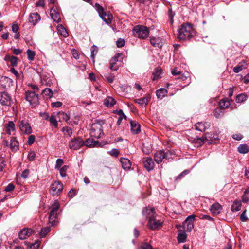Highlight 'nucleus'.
I'll return each mask as SVG.
<instances>
[{"instance_id":"obj_12","label":"nucleus","mask_w":249,"mask_h":249,"mask_svg":"<svg viewBox=\"0 0 249 249\" xmlns=\"http://www.w3.org/2000/svg\"><path fill=\"white\" fill-rule=\"evenodd\" d=\"M11 97L5 92H0V103L3 105L9 106L11 105Z\"/></svg>"},{"instance_id":"obj_56","label":"nucleus","mask_w":249,"mask_h":249,"mask_svg":"<svg viewBox=\"0 0 249 249\" xmlns=\"http://www.w3.org/2000/svg\"><path fill=\"white\" fill-rule=\"evenodd\" d=\"M39 247V243L38 241H36L35 243L30 245L29 249H38Z\"/></svg>"},{"instance_id":"obj_24","label":"nucleus","mask_w":249,"mask_h":249,"mask_svg":"<svg viewBox=\"0 0 249 249\" xmlns=\"http://www.w3.org/2000/svg\"><path fill=\"white\" fill-rule=\"evenodd\" d=\"M232 101L231 99L225 98L219 101V105L221 109H224L230 106L231 102Z\"/></svg>"},{"instance_id":"obj_20","label":"nucleus","mask_w":249,"mask_h":249,"mask_svg":"<svg viewBox=\"0 0 249 249\" xmlns=\"http://www.w3.org/2000/svg\"><path fill=\"white\" fill-rule=\"evenodd\" d=\"M11 79L7 77L2 76L0 78V88L6 89L10 86Z\"/></svg>"},{"instance_id":"obj_11","label":"nucleus","mask_w":249,"mask_h":249,"mask_svg":"<svg viewBox=\"0 0 249 249\" xmlns=\"http://www.w3.org/2000/svg\"><path fill=\"white\" fill-rule=\"evenodd\" d=\"M20 130L26 134H30L32 129L27 120H22L18 122Z\"/></svg>"},{"instance_id":"obj_59","label":"nucleus","mask_w":249,"mask_h":249,"mask_svg":"<svg viewBox=\"0 0 249 249\" xmlns=\"http://www.w3.org/2000/svg\"><path fill=\"white\" fill-rule=\"evenodd\" d=\"M18 60V59L16 57L12 56V58L11 59V60L10 62L11 65L13 66H17Z\"/></svg>"},{"instance_id":"obj_3","label":"nucleus","mask_w":249,"mask_h":249,"mask_svg":"<svg viewBox=\"0 0 249 249\" xmlns=\"http://www.w3.org/2000/svg\"><path fill=\"white\" fill-rule=\"evenodd\" d=\"M60 205L57 200H55L53 204L50 207V212L49 215V223L52 226L54 225L55 219L57 216V211L59 209Z\"/></svg>"},{"instance_id":"obj_46","label":"nucleus","mask_w":249,"mask_h":249,"mask_svg":"<svg viewBox=\"0 0 249 249\" xmlns=\"http://www.w3.org/2000/svg\"><path fill=\"white\" fill-rule=\"evenodd\" d=\"M58 115L61 119H62L64 121L68 122L70 119L69 116L64 112H59Z\"/></svg>"},{"instance_id":"obj_61","label":"nucleus","mask_w":249,"mask_h":249,"mask_svg":"<svg viewBox=\"0 0 249 249\" xmlns=\"http://www.w3.org/2000/svg\"><path fill=\"white\" fill-rule=\"evenodd\" d=\"M29 173L30 171L29 169H25L22 172L21 174V177L24 179H26L28 177Z\"/></svg>"},{"instance_id":"obj_9","label":"nucleus","mask_w":249,"mask_h":249,"mask_svg":"<svg viewBox=\"0 0 249 249\" xmlns=\"http://www.w3.org/2000/svg\"><path fill=\"white\" fill-rule=\"evenodd\" d=\"M63 185L60 181H55L51 186L50 193L53 196H58L62 192Z\"/></svg>"},{"instance_id":"obj_58","label":"nucleus","mask_w":249,"mask_h":249,"mask_svg":"<svg viewBox=\"0 0 249 249\" xmlns=\"http://www.w3.org/2000/svg\"><path fill=\"white\" fill-rule=\"evenodd\" d=\"M108 153L110 155L112 156L117 157L119 153V152L118 150L116 149H113L111 151L108 152Z\"/></svg>"},{"instance_id":"obj_10","label":"nucleus","mask_w":249,"mask_h":249,"mask_svg":"<svg viewBox=\"0 0 249 249\" xmlns=\"http://www.w3.org/2000/svg\"><path fill=\"white\" fill-rule=\"evenodd\" d=\"M196 216L194 214L188 216L182 223V228L186 232H190L194 228V221Z\"/></svg>"},{"instance_id":"obj_57","label":"nucleus","mask_w":249,"mask_h":249,"mask_svg":"<svg viewBox=\"0 0 249 249\" xmlns=\"http://www.w3.org/2000/svg\"><path fill=\"white\" fill-rule=\"evenodd\" d=\"M15 188V186L13 184L9 183L4 189V191L6 192H11L13 191Z\"/></svg>"},{"instance_id":"obj_42","label":"nucleus","mask_w":249,"mask_h":249,"mask_svg":"<svg viewBox=\"0 0 249 249\" xmlns=\"http://www.w3.org/2000/svg\"><path fill=\"white\" fill-rule=\"evenodd\" d=\"M69 168L67 165H64L62 167L60 168L59 170L60 174L61 177H65L66 176V172Z\"/></svg>"},{"instance_id":"obj_43","label":"nucleus","mask_w":249,"mask_h":249,"mask_svg":"<svg viewBox=\"0 0 249 249\" xmlns=\"http://www.w3.org/2000/svg\"><path fill=\"white\" fill-rule=\"evenodd\" d=\"M27 57L29 60L32 61L34 59L35 56V52L28 49L27 51Z\"/></svg>"},{"instance_id":"obj_51","label":"nucleus","mask_w":249,"mask_h":249,"mask_svg":"<svg viewBox=\"0 0 249 249\" xmlns=\"http://www.w3.org/2000/svg\"><path fill=\"white\" fill-rule=\"evenodd\" d=\"M50 122L53 124L55 127L58 125L57 121L54 116H51L49 118Z\"/></svg>"},{"instance_id":"obj_55","label":"nucleus","mask_w":249,"mask_h":249,"mask_svg":"<svg viewBox=\"0 0 249 249\" xmlns=\"http://www.w3.org/2000/svg\"><path fill=\"white\" fill-rule=\"evenodd\" d=\"M223 114V112L221 108H216L214 110V115L215 117L218 118L220 116Z\"/></svg>"},{"instance_id":"obj_38","label":"nucleus","mask_w":249,"mask_h":249,"mask_svg":"<svg viewBox=\"0 0 249 249\" xmlns=\"http://www.w3.org/2000/svg\"><path fill=\"white\" fill-rule=\"evenodd\" d=\"M247 98V96L245 93H241L239 95H238L236 97V102L237 103H243L245 102Z\"/></svg>"},{"instance_id":"obj_54","label":"nucleus","mask_w":249,"mask_h":249,"mask_svg":"<svg viewBox=\"0 0 249 249\" xmlns=\"http://www.w3.org/2000/svg\"><path fill=\"white\" fill-rule=\"evenodd\" d=\"M141 249H153L152 246L147 243H142L141 246Z\"/></svg>"},{"instance_id":"obj_60","label":"nucleus","mask_w":249,"mask_h":249,"mask_svg":"<svg viewBox=\"0 0 249 249\" xmlns=\"http://www.w3.org/2000/svg\"><path fill=\"white\" fill-rule=\"evenodd\" d=\"M62 105V103L59 101L52 102L51 103V107H59Z\"/></svg>"},{"instance_id":"obj_44","label":"nucleus","mask_w":249,"mask_h":249,"mask_svg":"<svg viewBox=\"0 0 249 249\" xmlns=\"http://www.w3.org/2000/svg\"><path fill=\"white\" fill-rule=\"evenodd\" d=\"M213 134L211 133H205L203 136L206 142H208L209 143H210L211 142L213 141V139L212 138Z\"/></svg>"},{"instance_id":"obj_5","label":"nucleus","mask_w":249,"mask_h":249,"mask_svg":"<svg viewBox=\"0 0 249 249\" xmlns=\"http://www.w3.org/2000/svg\"><path fill=\"white\" fill-rule=\"evenodd\" d=\"M103 134V126L100 122H97L92 124L90 131L91 137L99 139Z\"/></svg>"},{"instance_id":"obj_16","label":"nucleus","mask_w":249,"mask_h":249,"mask_svg":"<svg viewBox=\"0 0 249 249\" xmlns=\"http://www.w3.org/2000/svg\"><path fill=\"white\" fill-rule=\"evenodd\" d=\"M142 214L148 219L151 217H153L156 215L154 208L151 207L144 208L142 211Z\"/></svg>"},{"instance_id":"obj_4","label":"nucleus","mask_w":249,"mask_h":249,"mask_svg":"<svg viewBox=\"0 0 249 249\" xmlns=\"http://www.w3.org/2000/svg\"><path fill=\"white\" fill-rule=\"evenodd\" d=\"M163 221L157 215L151 217L148 220L147 227L152 230H157L163 225Z\"/></svg>"},{"instance_id":"obj_34","label":"nucleus","mask_w":249,"mask_h":249,"mask_svg":"<svg viewBox=\"0 0 249 249\" xmlns=\"http://www.w3.org/2000/svg\"><path fill=\"white\" fill-rule=\"evenodd\" d=\"M85 142L84 145L86 146H93L97 147L98 146L99 142L97 141H94L92 139H88Z\"/></svg>"},{"instance_id":"obj_32","label":"nucleus","mask_w":249,"mask_h":249,"mask_svg":"<svg viewBox=\"0 0 249 249\" xmlns=\"http://www.w3.org/2000/svg\"><path fill=\"white\" fill-rule=\"evenodd\" d=\"M115 103L114 99L110 96L107 97L104 101V104L107 107H112Z\"/></svg>"},{"instance_id":"obj_14","label":"nucleus","mask_w":249,"mask_h":249,"mask_svg":"<svg viewBox=\"0 0 249 249\" xmlns=\"http://www.w3.org/2000/svg\"><path fill=\"white\" fill-rule=\"evenodd\" d=\"M33 232V231L30 228H24L21 230L19 232V238L21 240H24L29 237Z\"/></svg>"},{"instance_id":"obj_26","label":"nucleus","mask_w":249,"mask_h":249,"mask_svg":"<svg viewBox=\"0 0 249 249\" xmlns=\"http://www.w3.org/2000/svg\"><path fill=\"white\" fill-rule=\"evenodd\" d=\"M209 127V124L206 122H198L195 125V128L196 130L203 132Z\"/></svg>"},{"instance_id":"obj_62","label":"nucleus","mask_w":249,"mask_h":249,"mask_svg":"<svg viewBox=\"0 0 249 249\" xmlns=\"http://www.w3.org/2000/svg\"><path fill=\"white\" fill-rule=\"evenodd\" d=\"M246 210H245L243 212L240 216V219L243 222H246L248 219V217L246 215Z\"/></svg>"},{"instance_id":"obj_27","label":"nucleus","mask_w":249,"mask_h":249,"mask_svg":"<svg viewBox=\"0 0 249 249\" xmlns=\"http://www.w3.org/2000/svg\"><path fill=\"white\" fill-rule=\"evenodd\" d=\"M150 99V97L147 95L142 98L136 99L134 102L141 106L146 105Z\"/></svg>"},{"instance_id":"obj_19","label":"nucleus","mask_w":249,"mask_h":249,"mask_svg":"<svg viewBox=\"0 0 249 249\" xmlns=\"http://www.w3.org/2000/svg\"><path fill=\"white\" fill-rule=\"evenodd\" d=\"M95 8L96 11L99 13V16L102 18V19L106 23H108L106 18V17L107 16V14L104 11L103 8L98 3L95 4Z\"/></svg>"},{"instance_id":"obj_13","label":"nucleus","mask_w":249,"mask_h":249,"mask_svg":"<svg viewBox=\"0 0 249 249\" xmlns=\"http://www.w3.org/2000/svg\"><path fill=\"white\" fill-rule=\"evenodd\" d=\"M121 54L119 53H116L110 60L109 68L113 71H117L119 68V65L117 64L118 58Z\"/></svg>"},{"instance_id":"obj_1","label":"nucleus","mask_w":249,"mask_h":249,"mask_svg":"<svg viewBox=\"0 0 249 249\" xmlns=\"http://www.w3.org/2000/svg\"><path fill=\"white\" fill-rule=\"evenodd\" d=\"M195 34L192 24L184 23L181 25L178 30V38L180 40L190 39Z\"/></svg>"},{"instance_id":"obj_36","label":"nucleus","mask_w":249,"mask_h":249,"mask_svg":"<svg viewBox=\"0 0 249 249\" xmlns=\"http://www.w3.org/2000/svg\"><path fill=\"white\" fill-rule=\"evenodd\" d=\"M162 70L161 69H156L153 73V80H157L161 78Z\"/></svg>"},{"instance_id":"obj_21","label":"nucleus","mask_w":249,"mask_h":249,"mask_svg":"<svg viewBox=\"0 0 249 249\" xmlns=\"http://www.w3.org/2000/svg\"><path fill=\"white\" fill-rule=\"evenodd\" d=\"M222 210V206L218 203H215L213 204L210 208L212 213L214 215L219 214Z\"/></svg>"},{"instance_id":"obj_25","label":"nucleus","mask_w":249,"mask_h":249,"mask_svg":"<svg viewBox=\"0 0 249 249\" xmlns=\"http://www.w3.org/2000/svg\"><path fill=\"white\" fill-rule=\"evenodd\" d=\"M120 162H121L122 168L124 170H128L130 168L131 163L128 159L121 158L120 159Z\"/></svg>"},{"instance_id":"obj_15","label":"nucleus","mask_w":249,"mask_h":249,"mask_svg":"<svg viewBox=\"0 0 249 249\" xmlns=\"http://www.w3.org/2000/svg\"><path fill=\"white\" fill-rule=\"evenodd\" d=\"M143 163L147 171H150L154 168V162L151 158L147 157L143 159Z\"/></svg>"},{"instance_id":"obj_31","label":"nucleus","mask_w":249,"mask_h":249,"mask_svg":"<svg viewBox=\"0 0 249 249\" xmlns=\"http://www.w3.org/2000/svg\"><path fill=\"white\" fill-rule=\"evenodd\" d=\"M238 151L241 154H247L249 152V146L247 144H240L238 147Z\"/></svg>"},{"instance_id":"obj_40","label":"nucleus","mask_w":249,"mask_h":249,"mask_svg":"<svg viewBox=\"0 0 249 249\" xmlns=\"http://www.w3.org/2000/svg\"><path fill=\"white\" fill-rule=\"evenodd\" d=\"M42 94L46 98H50L53 96V92L50 89L46 88L43 90Z\"/></svg>"},{"instance_id":"obj_23","label":"nucleus","mask_w":249,"mask_h":249,"mask_svg":"<svg viewBox=\"0 0 249 249\" xmlns=\"http://www.w3.org/2000/svg\"><path fill=\"white\" fill-rule=\"evenodd\" d=\"M131 130L133 134H138L140 132L141 126L140 124L136 121H131L130 122Z\"/></svg>"},{"instance_id":"obj_29","label":"nucleus","mask_w":249,"mask_h":249,"mask_svg":"<svg viewBox=\"0 0 249 249\" xmlns=\"http://www.w3.org/2000/svg\"><path fill=\"white\" fill-rule=\"evenodd\" d=\"M10 148L12 151H17L18 149V142L15 137H12L10 141Z\"/></svg>"},{"instance_id":"obj_22","label":"nucleus","mask_w":249,"mask_h":249,"mask_svg":"<svg viewBox=\"0 0 249 249\" xmlns=\"http://www.w3.org/2000/svg\"><path fill=\"white\" fill-rule=\"evenodd\" d=\"M41 19L40 16L37 13H31L29 15V21L33 25H36Z\"/></svg>"},{"instance_id":"obj_45","label":"nucleus","mask_w":249,"mask_h":249,"mask_svg":"<svg viewBox=\"0 0 249 249\" xmlns=\"http://www.w3.org/2000/svg\"><path fill=\"white\" fill-rule=\"evenodd\" d=\"M63 131L65 135L71 137L72 134V129L69 127H65L63 128Z\"/></svg>"},{"instance_id":"obj_33","label":"nucleus","mask_w":249,"mask_h":249,"mask_svg":"<svg viewBox=\"0 0 249 249\" xmlns=\"http://www.w3.org/2000/svg\"><path fill=\"white\" fill-rule=\"evenodd\" d=\"M167 90L164 88H160L156 91V95L158 98L162 99L167 94Z\"/></svg>"},{"instance_id":"obj_64","label":"nucleus","mask_w":249,"mask_h":249,"mask_svg":"<svg viewBox=\"0 0 249 249\" xmlns=\"http://www.w3.org/2000/svg\"><path fill=\"white\" fill-rule=\"evenodd\" d=\"M71 53L72 55L74 58L78 59L79 58V54L77 50L73 49Z\"/></svg>"},{"instance_id":"obj_7","label":"nucleus","mask_w":249,"mask_h":249,"mask_svg":"<svg viewBox=\"0 0 249 249\" xmlns=\"http://www.w3.org/2000/svg\"><path fill=\"white\" fill-rule=\"evenodd\" d=\"M85 142L80 137H75L69 142V147L71 149L76 150L84 145Z\"/></svg>"},{"instance_id":"obj_49","label":"nucleus","mask_w":249,"mask_h":249,"mask_svg":"<svg viewBox=\"0 0 249 249\" xmlns=\"http://www.w3.org/2000/svg\"><path fill=\"white\" fill-rule=\"evenodd\" d=\"M105 79L110 83H112L114 79V76L111 74H106L104 75Z\"/></svg>"},{"instance_id":"obj_53","label":"nucleus","mask_w":249,"mask_h":249,"mask_svg":"<svg viewBox=\"0 0 249 249\" xmlns=\"http://www.w3.org/2000/svg\"><path fill=\"white\" fill-rule=\"evenodd\" d=\"M125 45V40L124 39L119 38L116 41V45L118 47H122Z\"/></svg>"},{"instance_id":"obj_48","label":"nucleus","mask_w":249,"mask_h":249,"mask_svg":"<svg viewBox=\"0 0 249 249\" xmlns=\"http://www.w3.org/2000/svg\"><path fill=\"white\" fill-rule=\"evenodd\" d=\"M63 160L62 159H58L56 161V164L55 165V168L56 169H59L61 166L63 164Z\"/></svg>"},{"instance_id":"obj_8","label":"nucleus","mask_w":249,"mask_h":249,"mask_svg":"<svg viewBox=\"0 0 249 249\" xmlns=\"http://www.w3.org/2000/svg\"><path fill=\"white\" fill-rule=\"evenodd\" d=\"M25 99L31 105L36 106L39 103L38 94L35 91H27L25 92Z\"/></svg>"},{"instance_id":"obj_39","label":"nucleus","mask_w":249,"mask_h":249,"mask_svg":"<svg viewBox=\"0 0 249 249\" xmlns=\"http://www.w3.org/2000/svg\"><path fill=\"white\" fill-rule=\"evenodd\" d=\"M98 48L95 46H92L91 48V57L92 59L93 63L95 62V57L98 53Z\"/></svg>"},{"instance_id":"obj_47","label":"nucleus","mask_w":249,"mask_h":249,"mask_svg":"<svg viewBox=\"0 0 249 249\" xmlns=\"http://www.w3.org/2000/svg\"><path fill=\"white\" fill-rule=\"evenodd\" d=\"M245 68H246V67L244 65H238L236 66V67H235L233 68V70L235 73H238L240 71H242L244 69H245Z\"/></svg>"},{"instance_id":"obj_30","label":"nucleus","mask_w":249,"mask_h":249,"mask_svg":"<svg viewBox=\"0 0 249 249\" xmlns=\"http://www.w3.org/2000/svg\"><path fill=\"white\" fill-rule=\"evenodd\" d=\"M151 44L155 47L161 48L162 46V42L159 38H153L150 39Z\"/></svg>"},{"instance_id":"obj_50","label":"nucleus","mask_w":249,"mask_h":249,"mask_svg":"<svg viewBox=\"0 0 249 249\" xmlns=\"http://www.w3.org/2000/svg\"><path fill=\"white\" fill-rule=\"evenodd\" d=\"M189 172L190 171L188 170H185L183 171L177 177V178H176V180L181 179L183 177L189 174Z\"/></svg>"},{"instance_id":"obj_37","label":"nucleus","mask_w":249,"mask_h":249,"mask_svg":"<svg viewBox=\"0 0 249 249\" xmlns=\"http://www.w3.org/2000/svg\"><path fill=\"white\" fill-rule=\"evenodd\" d=\"M58 31L59 34L64 37H66L68 36V33L66 29L62 25H59L57 26Z\"/></svg>"},{"instance_id":"obj_41","label":"nucleus","mask_w":249,"mask_h":249,"mask_svg":"<svg viewBox=\"0 0 249 249\" xmlns=\"http://www.w3.org/2000/svg\"><path fill=\"white\" fill-rule=\"evenodd\" d=\"M50 228L49 226H46L42 228L40 232L39 235L41 238L44 237L46 234L50 231Z\"/></svg>"},{"instance_id":"obj_63","label":"nucleus","mask_w":249,"mask_h":249,"mask_svg":"<svg viewBox=\"0 0 249 249\" xmlns=\"http://www.w3.org/2000/svg\"><path fill=\"white\" fill-rule=\"evenodd\" d=\"M35 136L33 135H30L28 138V144L30 145H32L33 143H34V142H35Z\"/></svg>"},{"instance_id":"obj_18","label":"nucleus","mask_w":249,"mask_h":249,"mask_svg":"<svg viewBox=\"0 0 249 249\" xmlns=\"http://www.w3.org/2000/svg\"><path fill=\"white\" fill-rule=\"evenodd\" d=\"M16 130L15 125L13 121H9L5 125V131L7 134L10 135Z\"/></svg>"},{"instance_id":"obj_52","label":"nucleus","mask_w":249,"mask_h":249,"mask_svg":"<svg viewBox=\"0 0 249 249\" xmlns=\"http://www.w3.org/2000/svg\"><path fill=\"white\" fill-rule=\"evenodd\" d=\"M36 156L35 152L33 151H30L28 155V159L30 161H33L34 160Z\"/></svg>"},{"instance_id":"obj_28","label":"nucleus","mask_w":249,"mask_h":249,"mask_svg":"<svg viewBox=\"0 0 249 249\" xmlns=\"http://www.w3.org/2000/svg\"><path fill=\"white\" fill-rule=\"evenodd\" d=\"M184 230H178V240L179 243H183L186 241L187 235Z\"/></svg>"},{"instance_id":"obj_6","label":"nucleus","mask_w":249,"mask_h":249,"mask_svg":"<svg viewBox=\"0 0 249 249\" xmlns=\"http://www.w3.org/2000/svg\"><path fill=\"white\" fill-rule=\"evenodd\" d=\"M172 153L169 151L165 152L163 150L157 151L154 155V159L157 163L161 162L164 159H169L171 158Z\"/></svg>"},{"instance_id":"obj_17","label":"nucleus","mask_w":249,"mask_h":249,"mask_svg":"<svg viewBox=\"0 0 249 249\" xmlns=\"http://www.w3.org/2000/svg\"><path fill=\"white\" fill-rule=\"evenodd\" d=\"M50 16L52 19L56 22H59L61 21V16L60 13L56 9L52 8L50 10Z\"/></svg>"},{"instance_id":"obj_35","label":"nucleus","mask_w":249,"mask_h":249,"mask_svg":"<svg viewBox=\"0 0 249 249\" xmlns=\"http://www.w3.org/2000/svg\"><path fill=\"white\" fill-rule=\"evenodd\" d=\"M241 202L238 201H235L231 207V210L233 212H237L241 209Z\"/></svg>"},{"instance_id":"obj_2","label":"nucleus","mask_w":249,"mask_h":249,"mask_svg":"<svg viewBox=\"0 0 249 249\" xmlns=\"http://www.w3.org/2000/svg\"><path fill=\"white\" fill-rule=\"evenodd\" d=\"M134 36L140 39L146 38L149 35V30L148 28L144 26L138 25L135 26L132 30Z\"/></svg>"}]
</instances>
